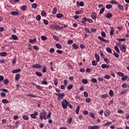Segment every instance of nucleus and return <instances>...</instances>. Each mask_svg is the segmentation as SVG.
Here are the masks:
<instances>
[{
    "label": "nucleus",
    "mask_w": 129,
    "mask_h": 129,
    "mask_svg": "<svg viewBox=\"0 0 129 129\" xmlns=\"http://www.w3.org/2000/svg\"><path fill=\"white\" fill-rule=\"evenodd\" d=\"M1 96L2 97H6L7 96V94L4 92L1 93Z\"/></svg>",
    "instance_id": "13d9d810"
},
{
    "label": "nucleus",
    "mask_w": 129,
    "mask_h": 129,
    "mask_svg": "<svg viewBox=\"0 0 129 129\" xmlns=\"http://www.w3.org/2000/svg\"><path fill=\"white\" fill-rule=\"evenodd\" d=\"M68 101L66 99H64L62 100L61 102V105L63 108H66L67 106H68Z\"/></svg>",
    "instance_id": "7ed1b4c3"
},
{
    "label": "nucleus",
    "mask_w": 129,
    "mask_h": 129,
    "mask_svg": "<svg viewBox=\"0 0 129 129\" xmlns=\"http://www.w3.org/2000/svg\"><path fill=\"white\" fill-rule=\"evenodd\" d=\"M47 115V113L45 110L42 111L40 113L39 115V118L41 120H43V119H45L46 120V116Z\"/></svg>",
    "instance_id": "f257e3e1"
},
{
    "label": "nucleus",
    "mask_w": 129,
    "mask_h": 129,
    "mask_svg": "<svg viewBox=\"0 0 129 129\" xmlns=\"http://www.w3.org/2000/svg\"><path fill=\"white\" fill-rule=\"evenodd\" d=\"M127 78H128V77H127V76H124H124L122 77L121 80L122 81H124L125 80H126Z\"/></svg>",
    "instance_id": "473e14b6"
},
{
    "label": "nucleus",
    "mask_w": 129,
    "mask_h": 129,
    "mask_svg": "<svg viewBox=\"0 0 129 129\" xmlns=\"http://www.w3.org/2000/svg\"><path fill=\"white\" fill-rule=\"evenodd\" d=\"M99 126L98 125L89 126V129H99Z\"/></svg>",
    "instance_id": "dca6fc26"
},
{
    "label": "nucleus",
    "mask_w": 129,
    "mask_h": 129,
    "mask_svg": "<svg viewBox=\"0 0 129 129\" xmlns=\"http://www.w3.org/2000/svg\"><path fill=\"white\" fill-rule=\"evenodd\" d=\"M95 57L96 58L97 62H99V61L100 60L99 55H98L97 53H95Z\"/></svg>",
    "instance_id": "a211bd4d"
},
{
    "label": "nucleus",
    "mask_w": 129,
    "mask_h": 129,
    "mask_svg": "<svg viewBox=\"0 0 129 129\" xmlns=\"http://www.w3.org/2000/svg\"><path fill=\"white\" fill-rule=\"evenodd\" d=\"M121 87H122V88H126L127 87V84H123L121 85Z\"/></svg>",
    "instance_id": "69168bd1"
},
{
    "label": "nucleus",
    "mask_w": 129,
    "mask_h": 129,
    "mask_svg": "<svg viewBox=\"0 0 129 129\" xmlns=\"http://www.w3.org/2000/svg\"><path fill=\"white\" fill-rule=\"evenodd\" d=\"M53 83L54 85H57L58 84V79H54L53 80Z\"/></svg>",
    "instance_id": "de8ad7c7"
},
{
    "label": "nucleus",
    "mask_w": 129,
    "mask_h": 129,
    "mask_svg": "<svg viewBox=\"0 0 129 129\" xmlns=\"http://www.w3.org/2000/svg\"><path fill=\"white\" fill-rule=\"evenodd\" d=\"M109 94L110 96H113V91H112V90H110L109 91Z\"/></svg>",
    "instance_id": "603ef678"
},
{
    "label": "nucleus",
    "mask_w": 129,
    "mask_h": 129,
    "mask_svg": "<svg viewBox=\"0 0 129 129\" xmlns=\"http://www.w3.org/2000/svg\"><path fill=\"white\" fill-rule=\"evenodd\" d=\"M110 3L112 5H117V4L118 3L117 2H116L114 0H111Z\"/></svg>",
    "instance_id": "79ce46f5"
},
{
    "label": "nucleus",
    "mask_w": 129,
    "mask_h": 129,
    "mask_svg": "<svg viewBox=\"0 0 129 129\" xmlns=\"http://www.w3.org/2000/svg\"><path fill=\"white\" fill-rule=\"evenodd\" d=\"M90 101H91V99H90V98H87L86 99V102H87V103H89Z\"/></svg>",
    "instance_id": "680f3d73"
},
{
    "label": "nucleus",
    "mask_w": 129,
    "mask_h": 129,
    "mask_svg": "<svg viewBox=\"0 0 129 129\" xmlns=\"http://www.w3.org/2000/svg\"><path fill=\"white\" fill-rule=\"evenodd\" d=\"M32 68H33L34 69H39L41 68V65L37 63L35 64H33L32 67Z\"/></svg>",
    "instance_id": "1a4fd4ad"
},
{
    "label": "nucleus",
    "mask_w": 129,
    "mask_h": 129,
    "mask_svg": "<svg viewBox=\"0 0 129 129\" xmlns=\"http://www.w3.org/2000/svg\"><path fill=\"white\" fill-rule=\"evenodd\" d=\"M101 35L102 37H103L104 38H105V37H106V35L105 34V32H104V31H102L101 33Z\"/></svg>",
    "instance_id": "052dcab7"
},
{
    "label": "nucleus",
    "mask_w": 129,
    "mask_h": 129,
    "mask_svg": "<svg viewBox=\"0 0 129 129\" xmlns=\"http://www.w3.org/2000/svg\"><path fill=\"white\" fill-rule=\"evenodd\" d=\"M101 68H102L103 69H105V68H106L107 69H108V68H109V66L106 64H102L101 65Z\"/></svg>",
    "instance_id": "6ab92c4d"
},
{
    "label": "nucleus",
    "mask_w": 129,
    "mask_h": 129,
    "mask_svg": "<svg viewBox=\"0 0 129 129\" xmlns=\"http://www.w3.org/2000/svg\"><path fill=\"white\" fill-rule=\"evenodd\" d=\"M8 53L6 52H2L0 53V56H1V57H5V56H7Z\"/></svg>",
    "instance_id": "5701e85b"
},
{
    "label": "nucleus",
    "mask_w": 129,
    "mask_h": 129,
    "mask_svg": "<svg viewBox=\"0 0 129 129\" xmlns=\"http://www.w3.org/2000/svg\"><path fill=\"white\" fill-rule=\"evenodd\" d=\"M104 114L105 116H109L110 114V110L109 109H106L104 112Z\"/></svg>",
    "instance_id": "423d86ee"
},
{
    "label": "nucleus",
    "mask_w": 129,
    "mask_h": 129,
    "mask_svg": "<svg viewBox=\"0 0 129 129\" xmlns=\"http://www.w3.org/2000/svg\"><path fill=\"white\" fill-rule=\"evenodd\" d=\"M36 115H38V112H34V113H32L30 115V116L32 117V118L35 119V118L37 117L36 116Z\"/></svg>",
    "instance_id": "9b49d317"
},
{
    "label": "nucleus",
    "mask_w": 129,
    "mask_h": 129,
    "mask_svg": "<svg viewBox=\"0 0 129 129\" xmlns=\"http://www.w3.org/2000/svg\"><path fill=\"white\" fill-rule=\"evenodd\" d=\"M109 33L110 36H113V27H111Z\"/></svg>",
    "instance_id": "c756f323"
},
{
    "label": "nucleus",
    "mask_w": 129,
    "mask_h": 129,
    "mask_svg": "<svg viewBox=\"0 0 129 129\" xmlns=\"http://www.w3.org/2000/svg\"><path fill=\"white\" fill-rule=\"evenodd\" d=\"M35 87H36V88L38 89V90H42V89H43V87H41L40 85H36Z\"/></svg>",
    "instance_id": "cd10ccee"
},
{
    "label": "nucleus",
    "mask_w": 129,
    "mask_h": 129,
    "mask_svg": "<svg viewBox=\"0 0 129 129\" xmlns=\"http://www.w3.org/2000/svg\"><path fill=\"white\" fill-rule=\"evenodd\" d=\"M120 49L123 53H125V51H126V45L125 44H122Z\"/></svg>",
    "instance_id": "20e7f679"
},
{
    "label": "nucleus",
    "mask_w": 129,
    "mask_h": 129,
    "mask_svg": "<svg viewBox=\"0 0 129 129\" xmlns=\"http://www.w3.org/2000/svg\"><path fill=\"white\" fill-rule=\"evenodd\" d=\"M32 9H37V4L34 3L32 5Z\"/></svg>",
    "instance_id": "5fc2aeb1"
},
{
    "label": "nucleus",
    "mask_w": 129,
    "mask_h": 129,
    "mask_svg": "<svg viewBox=\"0 0 129 129\" xmlns=\"http://www.w3.org/2000/svg\"><path fill=\"white\" fill-rule=\"evenodd\" d=\"M50 53H53V52H55V49L53 48H51L49 49Z\"/></svg>",
    "instance_id": "774afa93"
},
{
    "label": "nucleus",
    "mask_w": 129,
    "mask_h": 129,
    "mask_svg": "<svg viewBox=\"0 0 129 129\" xmlns=\"http://www.w3.org/2000/svg\"><path fill=\"white\" fill-rule=\"evenodd\" d=\"M105 79H110V76L109 75H106L104 76Z\"/></svg>",
    "instance_id": "bf43d9fd"
},
{
    "label": "nucleus",
    "mask_w": 129,
    "mask_h": 129,
    "mask_svg": "<svg viewBox=\"0 0 129 129\" xmlns=\"http://www.w3.org/2000/svg\"><path fill=\"white\" fill-rule=\"evenodd\" d=\"M41 15L42 17H46L47 16V14L46 13V12H45L44 11L41 12Z\"/></svg>",
    "instance_id": "e433bc0d"
},
{
    "label": "nucleus",
    "mask_w": 129,
    "mask_h": 129,
    "mask_svg": "<svg viewBox=\"0 0 129 129\" xmlns=\"http://www.w3.org/2000/svg\"><path fill=\"white\" fill-rule=\"evenodd\" d=\"M10 40H15V41L18 40V36L15 34L12 35V37H10Z\"/></svg>",
    "instance_id": "9d476101"
},
{
    "label": "nucleus",
    "mask_w": 129,
    "mask_h": 129,
    "mask_svg": "<svg viewBox=\"0 0 129 129\" xmlns=\"http://www.w3.org/2000/svg\"><path fill=\"white\" fill-rule=\"evenodd\" d=\"M56 13H57V8H56V7H54L52 11V15H55Z\"/></svg>",
    "instance_id": "bb28decb"
},
{
    "label": "nucleus",
    "mask_w": 129,
    "mask_h": 129,
    "mask_svg": "<svg viewBox=\"0 0 129 129\" xmlns=\"http://www.w3.org/2000/svg\"><path fill=\"white\" fill-rule=\"evenodd\" d=\"M53 30H62L63 27H61L59 25H54L53 27Z\"/></svg>",
    "instance_id": "0eeeda50"
},
{
    "label": "nucleus",
    "mask_w": 129,
    "mask_h": 129,
    "mask_svg": "<svg viewBox=\"0 0 129 129\" xmlns=\"http://www.w3.org/2000/svg\"><path fill=\"white\" fill-rule=\"evenodd\" d=\"M106 8L108 10H110V9H111V8H112V6H111V5H110V4H108L106 6Z\"/></svg>",
    "instance_id": "c03bdc74"
},
{
    "label": "nucleus",
    "mask_w": 129,
    "mask_h": 129,
    "mask_svg": "<svg viewBox=\"0 0 129 129\" xmlns=\"http://www.w3.org/2000/svg\"><path fill=\"white\" fill-rule=\"evenodd\" d=\"M114 49L116 51L117 53H119V49L116 46H114Z\"/></svg>",
    "instance_id": "4d7b16f0"
},
{
    "label": "nucleus",
    "mask_w": 129,
    "mask_h": 129,
    "mask_svg": "<svg viewBox=\"0 0 129 129\" xmlns=\"http://www.w3.org/2000/svg\"><path fill=\"white\" fill-rule=\"evenodd\" d=\"M118 76H120V77H123L124 74H123V73H121V72H118L117 73Z\"/></svg>",
    "instance_id": "58836bf2"
},
{
    "label": "nucleus",
    "mask_w": 129,
    "mask_h": 129,
    "mask_svg": "<svg viewBox=\"0 0 129 129\" xmlns=\"http://www.w3.org/2000/svg\"><path fill=\"white\" fill-rule=\"evenodd\" d=\"M100 97H101V98H104V99H105L106 98L109 97V96L108 95V94L107 93V94H105L101 95L100 96Z\"/></svg>",
    "instance_id": "f3484780"
},
{
    "label": "nucleus",
    "mask_w": 129,
    "mask_h": 129,
    "mask_svg": "<svg viewBox=\"0 0 129 129\" xmlns=\"http://www.w3.org/2000/svg\"><path fill=\"white\" fill-rule=\"evenodd\" d=\"M88 82V81H87V80L85 79H83L82 81V83H83L84 84H87Z\"/></svg>",
    "instance_id": "37998d69"
},
{
    "label": "nucleus",
    "mask_w": 129,
    "mask_h": 129,
    "mask_svg": "<svg viewBox=\"0 0 129 129\" xmlns=\"http://www.w3.org/2000/svg\"><path fill=\"white\" fill-rule=\"evenodd\" d=\"M11 15L12 16H18L19 13H18V12L13 11L11 13Z\"/></svg>",
    "instance_id": "4be33fe9"
},
{
    "label": "nucleus",
    "mask_w": 129,
    "mask_h": 129,
    "mask_svg": "<svg viewBox=\"0 0 129 129\" xmlns=\"http://www.w3.org/2000/svg\"><path fill=\"white\" fill-rule=\"evenodd\" d=\"M86 22H87V18H86V17L83 18V19H82V23L85 24Z\"/></svg>",
    "instance_id": "b1692460"
},
{
    "label": "nucleus",
    "mask_w": 129,
    "mask_h": 129,
    "mask_svg": "<svg viewBox=\"0 0 129 129\" xmlns=\"http://www.w3.org/2000/svg\"><path fill=\"white\" fill-rule=\"evenodd\" d=\"M64 16L63 15V14H60V13H58L56 15V18H57L58 19H60V18H63Z\"/></svg>",
    "instance_id": "393cba45"
},
{
    "label": "nucleus",
    "mask_w": 129,
    "mask_h": 129,
    "mask_svg": "<svg viewBox=\"0 0 129 129\" xmlns=\"http://www.w3.org/2000/svg\"><path fill=\"white\" fill-rule=\"evenodd\" d=\"M87 22H88V23H90V24H92V23H93V20H92V19H90L89 18L87 19Z\"/></svg>",
    "instance_id": "e2e57ef3"
},
{
    "label": "nucleus",
    "mask_w": 129,
    "mask_h": 129,
    "mask_svg": "<svg viewBox=\"0 0 129 129\" xmlns=\"http://www.w3.org/2000/svg\"><path fill=\"white\" fill-rule=\"evenodd\" d=\"M111 124V121H108L103 124V126H109Z\"/></svg>",
    "instance_id": "aec40b11"
},
{
    "label": "nucleus",
    "mask_w": 129,
    "mask_h": 129,
    "mask_svg": "<svg viewBox=\"0 0 129 129\" xmlns=\"http://www.w3.org/2000/svg\"><path fill=\"white\" fill-rule=\"evenodd\" d=\"M77 7H83L84 6V3L81 1L79 3V1L77 2Z\"/></svg>",
    "instance_id": "f8f14e48"
},
{
    "label": "nucleus",
    "mask_w": 129,
    "mask_h": 129,
    "mask_svg": "<svg viewBox=\"0 0 129 129\" xmlns=\"http://www.w3.org/2000/svg\"><path fill=\"white\" fill-rule=\"evenodd\" d=\"M79 110H80V106H78L76 110V113H77V114H78V113H79Z\"/></svg>",
    "instance_id": "c85d7f7f"
},
{
    "label": "nucleus",
    "mask_w": 129,
    "mask_h": 129,
    "mask_svg": "<svg viewBox=\"0 0 129 129\" xmlns=\"http://www.w3.org/2000/svg\"><path fill=\"white\" fill-rule=\"evenodd\" d=\"M103 12H104V8H102L100 10L99 15L103 14Z\"/></svg>",
    "instance_id": "6e6d98bb"
},
{
    "label": "nucleus",
    "mask_w": 129,
    "mask_h": 129,
    "mask_svg": "<svg viewBox=\"0 0 129 129\" xmlns=\"http://www.w3.org/2000/svg\"><path fill=\"white\" fill-rule=\"evenodd\" d=\"M37 41V38H34L33 39H29V43H34V42H36Z\"/></svg>",
    "instance_id": "4c0bfd02"
},
{
    "label": "nucleus",
    "mask_w": 129,
    "mask_h": 129,
    "mask_svg": "<svg viewBox=\"0 0 129 129\" xmlns=\"http://www.w3.org/2000/svg\"><path fill=\"white\" fill-rule=\"evenodd\" d=\"M2 102L3 103H8L9 100H8L7 99H4L2 100Z\"/></svg>",
    "instance_id": "09e8293b"
},
{
    "label": "nucleus",
    "mask_w": 129,
    "mask_h": 129,
    "mask_svg": "<svg viewBox=\"0 0 129 129\" xmlns=\"http://www.w3.org/2000/svg\"><path fill=\"white\" fill-rule=\"evenodd\" d=\"M104 62L107 63V64H109V63H110V60L108 59V58H104Z\"/></svg>",
    "instance_id": "3c124183"
},
{
    "label": "nucleus",
    "mask_w": 129,
    "mask_h": 129,
    "mask_svg": "<svg viewBox=\"0 0 129 129\" xmlns=\"http://www.w3.org/2000/svg\"><path fill=\"white\" fill-rule=\"evenodd\" d=\"M97 60H93L92 61V65H93V66H96V65H97Z\"/></svg>",
    "instance_id": "a878e982"
},
{
    "label": "nucleus",
    "mask_w": 129,
    "mask_h": 129,
    "mask_svg": "<svg viewBox=\"0 0 129 129\" xmlns=\"http://www.w3.org/2000/svg\"><path fill=\"white\" fill-rule=\"evenodd\" d=\"M73 48H74V49H76V50H77V49H78V46L75 44V43H74L73 45Z\"/></svg>",
    "instance_id": "a19ab883"
},
{
    "label": "nucleus",
    "mask_w": 129,
    "mask_h": 129,
    "mask_svg": "<svg viewBox=\"0 0 129 129\" xmlns=\"http://www.w3.org/2000/svg\"><path fill=\"white\" fill-rule=\"evenodd\" d=\"M55 95L58 96L57 99L58 100H62L63 98H64V96H65V94L64 93H55Z\"/></svg>",
    "instance_id": "f03ea898"
},
{
    "label": "nucleus",
    "mask_w": 129,
    "mask_h": 129,
    "mask_svg": "<svg viewBox=\"0 0 129 129\" xmlns=\"http://www.w3.org/2000/svg\"><path fill=\"white\" fill-rule=\"evenodd\" d=\"M98 39L101 41L102 42H104V43H109V40H105L103 37L101 36H98Z\"/></svg>",
    "instance_id": "39448f33"
},
{
    "label": "nucleus",
    "mask_w": 129,
    "mask_h": 129,
    "mask_svg": "<svg viewBox=\"0 0 129 129\" xmlns=\"http://www.w3.org/2000/svg\"><path fill=\"white\" fill-rule=\"evenodd\" d=\"M22 118H23V119H24L25 120H29V116L24 115L22 116Z\"/></svg>",
    "instance_id": "f704fd0d"
},
{
    "label": "nucleus",
    "mask_w": 129,
    "mask_h": 129,
    "mask_svg": "<svg viewBox=\"0 0 129 129\" xmlns=\"http://www.w3.org/2000/svg\"><path fill=\"white\" fill-rule=\"evenodd\" d=\"M118 9L119 10V11H121V12H123L124 8L121 4H118Z\"/></svg>",
    "instance_id": "ddd939ff"
},
{
    "label": "nucleus",
    "mask_w": 129,
    "mask_h": 129,
    "mask_svg": "<svg viewBox=\"0 0 129 129\" xmlns=\"http://www.w3.org/2000/svg\"><path fill=\"white\" fill-rule=\"evenodd\" d=\"M91 82H93V83H96V82H97V80H96V79L93 78L91 79Z\"/></svg>",
    "instance_id": "864d4df0"
},
{
    "label": "nucleus",
    "mask_w": 129,
    "mask_h": 129,
    "mask_svg": "<svg viewBox=\"0 0 129 129\" xmlns=\"http://www.w3.org/2000/svg\"><path fill=\"white\" fill-rule=\"evenodd\" d=\"M91 17H92V19H93V20H96V13L95 12H92L91 14Z\"/></svg>",
    "instance_id": "4468645a"
},
{
    "label": "nucleus",
    "mask_w": 129,
    "mask_h": 129,
    "mask_svg": "<svg viewBox=\"0 0 129 129\" xmlns=\"http://www.w3.org/2000/svg\"><path fill=\"white\" fill-rule=\"evenodd\" d=\"M82 13H83V11H82V10H79V11H77L75 12L76 15H81V14H82Z\"/></svg>",
    "instance_id": "7c9ffc66"
},
{
    "label": "nucleus",
    "mask_w": 129,
    "mask_h": 129,
    "mask_svg": "<svg viewBox=\"0 0 129 129\" xmlns=\"http://www.w3.org/2000/svg\"><path fill=\"white\" fill-rule=\"evenodd\" d=\"M106 50L107 51V52L108 53H112V50H111V49H110V48H109V47H106Z\"/></svg>",
    "instance_id": "c9c22d12"
},
{
    "label": "nucleus",
    "mask_w": 129,
    "mask_h": 129,
    "mask_svg": "<svg viewBox=\"0 0 129 129\" xmlns=\"http://www.w3.org/2000/svg\"><path fill=\"white\" fill-rule=\"evenodd\" d=\"M35 74L38 77H41V76H42V73H41L40 72H36Z\"/></svg>",
    "instance_id": "72a5a7b5"
},
{
    "label": "nucleus",
    "mask_w": 129,
    "mask_h": 129,
    "mask_svg": "<svg viewBox=\"0 0 129 129\" xmlns=\"http://www.w3.org/2000/svg\"><path fill=\"white\" fill-rule=\"evenodd\" d=\"M21 10H22V11H26V10H27L26 6H22Z\"/></svg>",
    "instance_id": "0e129e2a"
},
{
    "label": "nucleus",
    "mask_w": 129,
    "mask_h": 129,
    "mask_svg": "<svg viewBox=\"0 0 129 129\" xmlns=\"http://www.w3.org/2000/svg\"><path fill=\"white\" fill-rule=\"evenodd\" d=\"M55 46L57 49H62V45L59 43H56Z\"/></svg>",
    "instance_id": "2f4dec72"
},
{
    "label": "nucleus",
    "mask_w": 129,
    "mask_h": 129,
    "mask_svg": "<svg viewBox=\"0 0 129 129\" xmlns=\"http://www.w3.org/2000/svg\"><path fill=\"white\" fill-rule=\"evenodd\" d=\"M36 20L37 21H40L41 20V15H38L36 17Z\"/></svg>",
    "instance_id": "49530a36"
},
{
    "label": "nucleus",
    "mask_w": 129,
    "mask_h": 129,
    "mask_svg": "<svg viewBox=\"0 0 129 129\" xmlns=\"http://www.w3.org/2000/svg\"><path fill=\"white\" fill-rule=\"evenodd\" d=\"M21 71H22V70L20 69H16L12 71V73L15 74V73H19V72H21Z\"/></svg>",
    "instance_id": "2eb2a0df"
},
{
    "label": "nucleus",
    "mask_w": 129,
    "mask_h": 129,
    "mask_svg": "<svg viewBox=\"0 0 129 129\" xmlns=\"http://www.w3.org/2000/svg\"><path fill=\"white\" fill-rule=\"evenodd\" d=\"M113 56H114L115 58H118V57H119V56L118 55V54L116 53V52H114Z\"/></svg>",
    "instance_id": "338daca9"
},
{
    "label": "nucleus",
    "mask_w": 129,
    "mask_h": 129,
    "mask_svg": "<svg viewBox=\"0 0 129 129\" xmlns=\"http://www.w3.org/2000/svg\"><path fill=\"white\" fill-rule=\"evenodd\" d=\"M105 18L106 19H110V18L112 17V14L110 13H107L105 15H104Z\"/></svg>",
    "instance_id": "6e6552de"
},
{
    "label": "nucleus",
    "mask_w": 129,
    "mask_h": 129,
    "mask_svg": "<svg viewBox=\"0 0 129 129\" xmlns=\"http://www.w3.org/2000/svg\"><path fill=\"white\" fill-rule=\"evenodd\" d=\"M41 82L42 85H47V84H48V82H47V81H41Z\"/></svg>",
    "instance_id": "ea45409f"
},
{
    "label": "nucleus",
    "mask_w": 129,
    "mask_h": 129,
    "mask_svg": "<svg viewBox=\"0 0 129 129\" xmlns=\"http://www.w3.org/2000/svg\"><path fill=\"white\" fill-rule=\"evenodd\" d=\"M72 88H73V85H69L68 87H67V89L69 90H70L71 89H72Z\"/></svg>",
    "instance_id": "8fccbe9b"
},
{
    "label": "nucleus",
    "mask_w": 129,
    "mask_h": 129,
    "mask_svg": "<svg viewBox=\"0 0 129 129\" xmlns=\"http://www.w3.org/2000/svg\"><path fill=\"white\" fill-rule=\"evenodd\" d=\"M26 96H30V97H37V96L34 94H27Z\"/></svg>",
    "instance_id": "a18cd8bd"
},
{
    "label": "nucleus",
    "mask_w": 129,
    "mask_h": 129,
    "mask_svg": "<svg viewBox=\"0 0 129 129\" xmlns=\"http://www.w3.org/2000/svg\"><path fill=\"white\" fill-rule=\"evenodd\" d=\"M20 78H21V76L20 75V74H17L15 76V80H16V81H18V80H19Z\"/></svg>",
    "instance_id": "412c9836"
}]
</instances>
